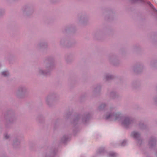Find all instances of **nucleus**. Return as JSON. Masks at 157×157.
Returning <instances> with one entry per match:
<instances>
[{"mask_svg":"<svg viewBox=\"0 0 157 157\" xmlns=\"http://www.w3.org/2000/svg\"><path fill=\"white\" fill-rule=\"evenodd\" d=\"M131 136L137 138L139 137V135L138 133L134 132L132 133Z\"/></svg>","mask_w":157,"mask_h":157,"instance_id":"1","label":"nucleus"},{"mask_svg":"<svg viewBox=\"0 0 157 157\" xmlns=\"http://www.w3.org/2000/svg\"><path fill=\"white\" fill-rule=\"evenodd\" d=\"M130 122L128 118H127L123 122L124 124H127L129 123Z\"/></svg>","mask_w":157,"mask_h":157,"instance_id":"2","label":"nucleus"},{"mask_svg":"<svg viewBox=\"0 0 157 157\" xmlns=\"http://www.w3.org/2000/svg\"><path fill=\"white\" fill-rule=\"evenodd\" d=\"M9 74L8 72L7 71H4L2 73V75L4 76H6Z\"/></svg>","mask_w":157,"mask_h":157,"instance_id":"3","label":"nucleus"},{"mask_svg":"<svg viewBox=\"0 0 157 157\" xmlns=\"http://www.w3.org/2000/svg\"><path fill=\"white\" fill-rule=\"evenodd\" d=\"M147 3L152 8V5L151 4V3L150 2H148Z\"/></svg>","mask_w":157,"mask_h":157,"instance_id":"4","label":"nucleus"},{"mask_svg":"<svg viewBox=\"0 0 157 157\" xmlns=\"http://www.w3.org/2000/svg\"><path fill=\"white\" fill-rule=\"evenodd\" d=\"M9 137L7 135H6L5 136V138L6 139H7Z\"/></svg>","mask_w":157,"mask_h":157,"instance_id":"5","label":"nucleus"},{"mask_svg":"<svg viewBox=\"0 0 157 157\" xmlns=\"http://www.w3.org/2000/svg\"><path fill=\"white\" fill-rule=\"evenodd\" d=\"M111 116V115H109V116L107 117V118L108 119V118H109V117H110Z\"/></svg>","mask_w":157,"mask_h":157,"instance_id":"6","label":"nucleus"}]
</instances>
